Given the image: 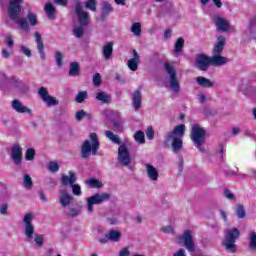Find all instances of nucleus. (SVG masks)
Segmentation results:
<instances>
[{"label":"nucleus","mask_w":256,"mask_h":256,"mask_svg":"<svg viewBox=\"0 0 256 256\" xmlns=\"http://www.w3.org/2000/svg\"><path fill=\"white\" fill-rule=\"evenodd\" d=\"M23 185L25 189H33V179L29 174L24 175Z\"/></svg>","instance_id":"obj_35"},{"label":"nucleus","mask_w":256,"mask_h":256,"mask_svg":"<svg viewBox=\"0 0 256 256\" xmlns=\"http://www.w3.org/2000/svg\"><path fill=\"white\" fill-rule=\"evenodd\" d=\"M85 7L90 11H97V0H86Z\"/></svg>","instance_id":"obj_40"},{"label":"nucleus","mask_w":256,"mask_h":256,"mask_svg":"<svg viewBox=\"0 0 256 256\" xmlns=\"http://www.w3.org/2000/svg\"><path fill=\"white\" fill-rule=\"evenodd\" d=\"M108 199H111V194H95L89 198H87V211L89 213H93V205H101L103 201H107Z\"/></svg>","instance_id":"obj_9"},{"label":"nucleus","mask_w":256,"mask_h":256,"mask_svg":"<svg viewBox=\"0 0 256 256\" xmlns=\"http://www.w3.org/2000/svg\"><path fill=\"white\" fill-rule=\"evenodd\" d=\"M179 244L184 245V247L190 252L195 251V238L191 230H185L182 235L178 237Z\"/></svg>","instance_id":"obj_7"},{"label":"nucleus","mask_w":256,"mask_h":256,"mask_svg":"<svg viewBox=\"0 0 256 256\" xmlns=\"http://www.w3.org/2000/svg\"><path fill=\"white\" fill-rule=\"evenodd\" d=\"M34 241H35L36 245H38V247H43V243H44L43 235L36 234Z\"/></svg>","instance_id":"obj_47"},{"label":"nucleus","mask_w":256,"mask_h":256,"mask_svg":"<svg viewBox=\"0 0 256 256\" xmlns=\"http://www.w3.org/2000/svg\"><path fill=\"white\" fill-rule=\"evenodd\" d=\"M114 3H116V5H121L122 7H125L127 5V0H114Z\"/></svg>","instance_id":"obj_59"},{"label":"nucleus","mask_w":256,"mask_h":256,"mask_svg":"<svg viewBox=\"0 0 256 256\" xmlns=\"http://www.w3.org/2000/svg\"><path fill=\"white\" fill-rule=\"evenodd\" d=\"M88 98H89V94L87 93V91H80L76 95L75 101L76 103H83V101H85V99H88Z\"/></svg>","instance_id":"obj_36"},{"label":"nucleus","mask_w":256,"mask_h":256,"mask_svg":"<svg viewBox=\"0 0 256 256\" xmlns=\"http://www.w3.org/2000/svg\"><path fill=\"white\" fill-rule=\"evenodd\" d=\"M195 81L199 87H203L204 89H211V87H215V83L211 81V79L203 76L196 77Z\"/></svg>","instance_id":"obj_20"},{"label":"nucleus","mask_w":256,"mask_h":256,"mask_svg":"<svg viewBox=\"0 0 256 256\" xmlns=\"http://www.w3.org/2000/svg\"><path fill=\"white\" fill-rule=\"evenodd\" d=\"M114 9L113 6L111 5V3L109 2H103L102 5V16L103 17H107V15H109V13H113Z\"/></svg>","instance_id":"obj_32"},{"label":"nucleus","mask_w":256,"mask_h":256,"mask_svg":"<svg viewBox=\"0 0 256 256\" xmlns=\"http://www.w3.org/2000/svg\"><path fill=\"white\" fill-rule=\"evenodd\" d=\"M92 81H93V84L95 85V87H99L101 85V81H102L101 74H99V73L94 74Z\"/></svg>","instance_id":"obj_48"},{"label":"nucleus","mask_w":256,"mask_h":256,"mask_svg":"<svg viewBox=\"0 0 256 256\" xmlns=\"http://www.w3.org/2000/svg\"><path fill=\"white\" fill-rule=\"evenodd\" d=\"M21 51L26 55V57H31V50L27 46H21Z\"/></svg>","instance_id":"obj_53"},{"label":"nucleus","mask_w":256,"mask_h":256,"mask_svg":"<svg viewBox=\"0 0 256 256\" xmlns=\"http://www.w3.org/2000/svg\"><path fill=\"white\" fill-rule=\"evenodd\" d=\"M35 41L37 44V49L42 59H45V44L43 43V39L41 38V34L39 32H35Z\"/></svg>","instance_id":"obj_21"},{"label":"nucleus","mask_w":256,"mask_h":256,"mask_svg":"<svg viewBox=\"0 0 256 256\" xmlns=\"http://www.w3.org/2000/svg\"><path fill=\"white\" fill-rule=\"evenodd\" d=\"M164 69L170 76L171 89L174 90L175 93H179L181 85L179 84V80H177V71H175V68H173V65H171L169 62L164 64Z\"/></svg>","instance_id":"obj_8"},{"label":"nucleus","mask_w":256,"mask_h":256,"mask_svg":"<svg viewBox=\"0 0 256 256\" xmlns=\"http://www.w3.org/2000/svg\"><path fill=\"white\" fill-rule=\"evenodd\" d=\"M87 185H90V187H92V189H101V187H103V183H101L99 180L95 179V178H90L88 180H86Z\"/></svg>","instance_id":"obj_33"},{"label":"nucleus","mask_w":256,"mask_h":256,"mask_svg":"<svg viewBox=\"0 0 256 256\" xmlns=\"http://www.w3.org/2000/svg\"><path fill=\"white\" fill-rule=\"evenodd\" d=\"M171 33H172L171 29L165 30V31H164V37H165V39H169V37H171Z\"/></svg>","instance_id":"obj_64"},{"label":"nucleus","mask_w":256,"mask_h":256,"mask_svg":"<svg viewBox=\"0 0 256 256\" xmlns=\"http://www.w3.org/2000/svg\"><path fill=\"white\" fill-rule=\"evenodd\" d=\"M90 140H85L80 148V157L81 159H89L91 155H97L99 151V136L97 133H90L89 135Z\"/></svg>","instance_id":"obj_3"},{"label":"nucleus","mask_w":256,"mask_h":256,"mask_svg":"<svg viewBox=\"0 0 256 256\" xmlns=\"http://www.w3.org/2000/svg\"><path fill=\"white\" fill-rule=\"evenodd\" d=\"M118 161L121 162L124 167L131 165V153L125 144H122L118 148Z\"/></svg>","instance_id":"obj_13"},{"label":"nucleus","mask_w":256,"mask_h":256,"mask_svg":"<svg viewBox=\"0 0 256 256\" xmlns=\"http://www.w3.org/2000/svg\"><path fill=\"white\" fill-rule=\"evenodd\" d=\"M12 153V161L15 165H21V162L23 161V148L19 146V144H15L11 148Z\"/></svg>","instance_id":"obj_15"},{"label":"nucleus","mask_w":256,"mask_h":256,"mask_svg":"<svg viewBox=\"0 0 256 256\" xmlns=\"http://www.w3.org/2000/svg\"><path fill=\"white\" fill-rule=\"evenodd\" d=\"M69 217L75 218L79 216V209L77 208H70V212L68 214Z\"/></svg>","instance_id":"obj_50"},{"label":"nucleus","mask_w":256,"mask_h":256,"mask_svg":"<svg viewBox=\"0 0 256 256\" xmlns=\"http://www.w3.org/2000/svg\"><path fill=\"white\" fill-rule=\"evenodd\" d=\"M44 10L46 12L48 19H55V13H57V9H55V6L53 4L48 2L45 5Z\"/></svg>","instance_id":"obj_28"},{"label":"nucleus","mask_w":256,"mask_h":256,"mask_svg":"<svg viewBox=\"0 0 256 256\" xmlns=\"http://www.w3.org/2000/svg\"><path fill=\"white\" fill-rule=\"evenodd\" d=\"M119 255H120V256H128V255H130L129 248H123V249L119 252Z\"/></svg>","instance_id":"obj_57"},{"label":"nucleus","mask_w":256,"mask_h":256,"mask_svg":"<svg viewBox=\"0 0 256 256\" xmlns=\"http://www.w3.org/2000/svg\"><path fill=\"white\" fill-rule=\"evenodd\" d=\"M114 135H115V134H114L113 132L109 131V130H107V131L105 132V136H106L107 139H109L110 141L113 139Z\"/></svg>","instance_id":"obj_60"},{"label":"nucleus","mask_w":256,"mask_h":256,"mask_svg":"<svg viewBox=\"0 0 256 256\" xmlns=\"http://www.w3.org/2000/svg\"><path fill=\"white\" fill-rule=\"evenodd\" d=\"M69 77H79L81 75V67L78 62L70 63Z\"/></svg>","instance_id":"obj_27"},{"label":"nucleus","mask_w":256,"mask_h":256,"mask_svg":"<svg viewBox=\"0 0 256 256\" xmlns=\"http://www.w3.org/2000/svg\"><path fill=\"white\" fill-rule=\"evenodd\" d=\"M7 209H9V205H7V203L2 204L0 206L1 215H7Z\"/></svg>","instance_id":"obj_52"},{"label":"nucleus","mask_w":256,"mask_h":256,"mask_svg":"<svg viewBox=\"0 0 256 256\" xmlns=\"http://www.w3.org/2000/svg\"><path fill=\"white\" fill-rule=\"evenodd\" d=\"M27 19H28L31 27H35L36 25L39 24V20H37V14H35L31 11H28Z\"/></svg>","instance_id":"obj_34"},{"label":"nucleus","mask_w":256,"mask_h":256,"mask_svg":"<svg viewBox=\"0 0 256 256\" xmlns=\"http://www.w3.org/2000/svg\"><path fill=\"white\" fill-rule=\"evenodd\" d=\"M109 241L110 240H109L108 234H106V236L104 238L99 239V243H101L102 245H105V243H108Z\"/></svg>","instance_id":"obj_58"},{"label":"nucleus","mask_w":256,"mask_h":256,"mask_svg":"<svg viewBox=\"0 0 256 256\" xmlns=\"http://www.w3.org/2000/svg\"><path fill=\"white\" fill-rule=\"evenodd\" d=\"M21 5H23V0H10L7 11L8 16L11 21H16L22 31L29 32V22H27V18L23 17L17 19L19 17V13H21Z\"/></svg>","instance_id":"obj_1"},{"label":"nucleus","mask_w":256,"mask_h":256,"mask_svg":"<svg viewBox=\"0 0 256 256\" xmlns=\"http://www.w3.org/2000/svg\"><path fill=\"white\" fill-rule=\"evenodd\" d=\"M107 235L108 239L113 243H119L121 241V232L119 230H109Z\"/></svg>","instance_id":"obj_29"},{"label":"nucleus","mask_w":256,"mask_h":256,"mask_svg":"<svg viewBox=\"0 0 256 256\" xmlns=\"http://www.w3.org/2000/svg\"><path fill=\"white\" fill-rule=\"evenodd\" d=\"M134 139L137 143H145V132L141 130L136 131V133L134 134Z\"/></svg>","instance_id":"obj_38"},{"label":"nucleus","mask_w":256,"mask_h":256,"mask_svg":"<svg viewBox=\"0 0 256 256\" xmlns=\"http://www.w3.org/2000/svg\"><path fill=\"white\" fill-rule=\"evenodd\" d=\"M48 169L52 173H57V171H59V164L57 162H55V161L49 162Z\"/></svg>","instance_id":"obj_45"},{"label":"nucleus","mask_w":256,"mask_h":256,"mask_svg":"<svg viewBox=\"0 0 256 256\" xmlns=\"http://www.w3.org/2000/svg\"><path fill=\"white\" fill-rule=\"evenodd\" d=\"M25 159L26 161H33V159H35V149L28 148L26 150Z\"/></svg>","instance_id":"obj_43"},{"label":"nucleus","mask_w":256,"mask_h":256,"mask_svg":"<svg viewBox=\"0 0 256 256\" xmlns=\"http://www.w3.org/2000/svg\"><path fill=\"white\" fill-rule=\"evenodd\" d=\"M33 213L28 212L25 214L23 218V223L25 224V235L27 239H33V235H35V226H33Z\"/></svg>","instance_id":"obj_11"},{"label":"nucleus","mask_w":256,"mask_h":256,"mask_svg":"<svg viewBox=\"0 0 256 256\" xmlns=\"http://www.w3.org/2000/svg\"><path fill=\"white\" fill-rule=\"evenodd\" d=\"M54 3H56L57 5H61L62 7H65L69 2L67 0H54Z\"/></svg>","instance_id":"obj_56"},{"label":"nucleus","mask_w":256,"mask_h":256,"mask_svg":"<svg viewBox=\"0 0 256 256\" xmlns=\"http://www.w3.org/2000/svg\"><path fill=\"white\" fill-rule=\"evenodd\" d=\"M146 137L149 139V141H153V139H155V131L153 130V127L149 126L147 128Z\"/></svg>","instance_id":"obj_46"},{"label":"nucleus","mask_w":256,"mask_h":256,"mask_svg":"<svg viewBox=\"0 0 256 256\" xmlns=\"http://www.w3.org/2000/svg\"><path fill=\"white\" fill-rule=\"evenodd\" d=\"M225 43H227V39L224 36H219L212 50L213 55H221L225 49Z\"/></svg>","instance_id":"obj_16"},{"label":"nucleus","mask_w":256,"mask_h":256,"mask_svg":"<svg viewBox=\"0 0 256 256\" xmlns=\"http://www.w3.org/2000/svg\"><path fill=\"white\" fill-rule=\"evenodd\" d=\"M240 235L241 232H239V229L237 228L228 229L226 231L224 241L222 242V244L227 251H230V253H236L237 245H235V241H237Z\"/></svg>","instance_id":"obj_5"},{"label":"nucleus","mask_w":256,"mask_h":256,"mask_svg":"<svg viewBox=\"0 0 256 256\" xmlns=\"http://www.w3.org/2000/svg\"><path fill=\"white\" fill-rule=\"evenodd\" d=\"M210 59H211V65L213 67H221L229 63V58L225 56H221V54H214L213 57H210Z\"/></svg>","instance_id":"obj_18"},{"label":"nucleus","mask_w":256,"mask_h":256,"mask_svg":"<svg viewBox=\"0 0 256 256\" xmlns=\"http://www.w3.org/2000/svg\"><path fill=\"white\" fill-rule=\"evenodd\" d=\"M102 53L105 61H109L113 57V42H107L102 48Z\"/></svg>","instance_id":"obj_25"},{"label":"nucleus","mask_w":256,"mask_h":256,"mask_svg":"<svg viewBox=\"0 0 256 256\" xmlns=\"http://www.w3.org/2000/svg\"><path fill=\"white\" fill-rule=\"evenodd\" d=\"M85 115H86L85 110L77 111L75 114L76 121H83V118L85 117Z\"/></svg>","instance_id":"obj_49"},{"label":"nucleus","mask_w":256,"mask_h":256,"mask_svg":"<svg viewBox=\"0 0 256 256\" xmlns=\"http://www.w3.org/2000/svg\"><path fill=\"white\" fill-rule=\"evenodd\" d=\"M68 175H62L61 183L64 187L68 185L72 186V193L73 195L79 196L81 195V185L75 184L77 182V174L73 171H69Z\"/></svg>","instance_id":"obj_6"},{"label":"nucleus","mask_w":256,"mask_h":256,"mask_svg":"<svg viewBox=\"0 0 256 256\" xmlns=\"http://www.w3.org/2000/svg\"><path fill=\"white\" fill-rule=\"evenodd\" d=\"M97 101H101V103L109 104L111 103V95L106 92L100 91L96 94Z\"/></svg>","instance_id":"obj_30"},{"label":"nucleus","mask_w":256,"mask_h":256,"mask_svg":"<svg viewBox=\"0 0 256 256\" xmlns=\"http://www.w3.org/2000/svg\"><path fill=\"white\" fill-rule=\"evenodd\" d=\"M236 215L238 219H244V217L247 215V212L245 211V206L243 205H238L236 207Z\"/></svg>","instance_id":"obj_39"},{"label":"nucleus","mask_w":256,"mask_h":256,"mask_svg":"<svg viewBox=\"0 0 256 256\" xmlns=\"http://www.w3.org/2000/svg\"><path fill=\"white\" fill-rule=\"evenodd\" d=\"M147 175L151 181H157L159 179V171L151 164H145Z\"/></svg>","instance_id":"obj_23"},{"label":"nucleus","mask_w":256,"mask_h":256,"mask_svg":"<svg viewBox=\"0 0 256 256\" xmlns=\"http://www.w3.org/2000/svg\"><path fill=\"white\" fill-rule=\"evenodd\" d=\"M132 101L135 111L141 109V90H135L132 94Z\"/></svg>","instance_id":"obj_26"},{"label":"nucleus","mask_w":256,"mask_h":256,"mask_svg":"<svg viewBox=\"0 0 256 256\" xmlns=\"http://www.w3.org/2000/svg\"><path fill=\"white\" fill-rule=\"evenodd\" d=\"M38 95L41 99L46 103L47 107H55V105H59V100L56 97L50 96L47 88L40 87L38 90Z\"/></svg>","instance_id":"obj_12"},{"label":"nucleus","mask_w":256,"mask_h":256,"mask_svg":"<svg viewBox=\"0 0 256 256\" xmlns=\"http://www.w3.org/2000/svg\"><path fill=\"white\" fill-rule=\"evenodd\" d=\"M224 195L226 199H235V194H233L229 189L224 190Z\"/></svg>","instance_id":"obj_51"},{"label":"nucleus","mask_w":256,"mask_h":256,"mask_svg":"<svg viewBox=\"0 0 256 256\" xmlns=\"http://www.w3.org/2000/svg\"><path fill=\"white\" fill-rule=\"evenodd\" d=\"M183 137H185V124H179L173 131L168 132L164 144L172 143L174 153H179L183 149Z\"/></svg>","instance_id":"obj_2"},{"label":"nucleus","mask_w":256,"mask_h":256,"mask_svg":"<svg viewBox=\"0 0 256 256\" xmlns=\"http://www.w3.org/2000/svg\"><path fill=\"white\" fill-rule=\"evenodd\" d=\"M132 55L133 58L128 60V69H130V71H137V69H139V61L141 59V57L139 56V53H137V50H132Z\"/></svg>","instance_id":"obj_17"},{"label":"nucleus","mask_w":256,"mask_h":256,"mask_svg":"<svg viewBox=\"0 0 256 256\" xmlns=\"http://www.w3.org/2000/svg\"><path fill=\"white\" fill-rule=\"evenodd\" d=\"M215 25L218 31H229V22L220 16L215 17Z\"/></svg>","instance_id":"obj_24"},{"label":"nucleus","mask_w":256,"mask_h":256,"mask_svg":"<svg viewBox=\"0 0 256 256\" xmlns=\"http://www.w3.org/2000/svg\"><path fill=\"white\" fill-rule=\"evenodd\" d=\"M75 13L80 25H84L87 27V25L91 23V18H89V12L83 11V6L81 5V2H77L75 4Z\"/></svg>","instance_id":"obj_10"},{"label":"nucleus","mask_w":256,"mask_h":256,"mask_svg":"<svg viewBox=\"0 0 256 256\" xmlns=\"http://www.w3.org/2000/svg\"><path fill=\"white\" fill-rule=\"evenodd\" d=\"M131 31L134 35L139 37V35H141V24L139 22H135L131 27Z\"/></svg>","instance_id":"obj_42"},{"label":"nucleus","mask_w":256,"mask_h":256,"mask_svg":"<svg viewBox=\"0 0 256 256\" xmlns=\"http://www.w3.org/2000/svg\"><path fill=\"white\" fill-rule=\"evenodd\" d=\"M9 55H10V53L8 52L7 49H2V57L4 59H9Z\"/></svg>","instance_id":"obj_62"},{"label":"nucleus","mask_w":256,"mask_h":256,"mask_svg":"<svg viewBox=\"0 0 256 256\" xmlns=\"http://www.w3.org/2000/svg\"><path fill=\"white\" fill-rule=\"evenodd\" d=\"M85 26L84 25H79L75 26L72 30V33L76 39H81L83 35H85Z\"/></svg>","instance_id":"obj_31"},{"label":"nucleus","mask_w":256,"mask_h":256,"mask_svg":"<svg viewBox=\"0 0 256 256\" xmlns=\"http://www.w3.org/2000/svg\"><path fill=\"white\" fill-rule=\"evenodd\" d=\"M6 43H7V45H8V47H10V49H13V38H11V37H8L7 39H6Z\"/></svg>","instance_id":"obj_61"},{"label":"nucleus","mask_w":256,"mask_h":256,"mask_svg":"<svg viewBox=\"0 0 256 256\" xmlns=\"http://www.w3.org/2000/svg\"><path fill=\"white\" fill-rule=\"evenodd\" d=\"M207 137V131L203 129L199 124H194L190 130V138L194 143V146L200 151V153H205V148L203 145Z\"/></svg>","instance_id":"obj_4"},{"label":"nucleus","mask_w":256,"mask_h":256,"mask_svg":"<svg viewBox=\"0 0 256 256\" xmlns=\"http://www.w3.org/2000/svg\"><path fill=\"white\" fill-rule=\"evenodd\" d=\"M112 143H116V145H121V138H119V136L118 135H115L114 134V136H112Z\"/></svg>","instance_id":"obj_55"},{"label":"nucleus","mask_w":256,"mask_h":256,"mask_svg":"<svg viewBox=\"0 0 256 256\" xmlns=\"http://www.w3.org/2000/svg\"><path fill=\"white\" fill-rule=\"evenodd\" d=\"M173 256H185V250L181 248Z\"/></svg>","instance_id":"obj_63"},{"label":"nucleus","mask_w":256,"mask_h":256,"mask_svg":"<svg viewBox=\"0 0 256 256\" xmlns=\"http://www.w3.org/2000/svg\"><path fill=\"white\" fill-rule=\"evenodd\" d=\"M72 202H73V196L69 195V192H67V190L60 191L59 203L63 207H69Z\"/></svg>","instance_id":"obj_19"},{"label":"nucleus","mask_w":256,"mask_h":256,"mask_svg":"<svg viewBox=\"0 0 256 256\" xmlns=\"http://www.w3.org/2000/svg\"><path fill=\"white\" fill-rule=\"evenodd\" d=\"M209 65H211V57L205 55V54H200L196 58V67L200 71H207L209 69Z\"/></svg>","instance_id":"obj_14"},{"label":"nucleus","mask_w":256,"mask_h":256,"mask_svg":"<svg viewBox=\"0 0 256 256\" xmlns=\"http://www.w3.org/2000/svg\"><path fill=\"white\" fill-rule=\"evenodd\" d=\"M55 59H56V65L58 67H62L63 66V53H61L60 51H57L55 54Z\"/></svg>","instance_id":"obj_44"},{"label":"nucleus","mask_w":256,"mask_h":256,"mask_svg":"<svg viewBox=\"0 0 256 256\" xmlns=\"http://www.w3.org/2000/svg\"><path fill=\"white\" fill-rule=\"evenodd\" d=\"M183 47H185V39H183V37H180L175 43L176 53H181V51H183Z\"/></svg>","instance_id":"obj_37"},{"label":"nucleus","mask_w":256,"mask_h":256,"mask_svg":"<svg viewBox=\"0 0 256 256\" xmlns=\"http://www.w3.org/2000/svg\"><path fill=\"white\" fill-rule=\"evenodd\" d=\"M249 247L252 251H256V232H251Z\"/></svg>","instance_id":"obj_41"},{"label":"nucleus","mask_w":256,"mask_h":256,"mask_svg":"<svg viewBox=\"0 0 256 256\" xmlns=\"http://www.w3.org/2000/svg\"><path fill=\"white\" fill-rule=\"evenodd\" d=\"M161 231L163 233H173V227H171V226H164V227L161 228Z\"/></svg>","instance_id":"obj_54"},{"label":"nucleus","mask_w":256,"mask_h":256,"mask_svg":"<svg viewBox=\"0 0 256 256\" xmlns=\"http://www.w3.org/2000/svg\"><path fill=\"white\" fill-rule=\"evenodd\" d=\"M12 108L15 110L16 113H31V109H29L27 106H23V104H21V101H19L18 99L12 101Z\"/></svg>","instance_id":"obj_22"}]
</instances>
